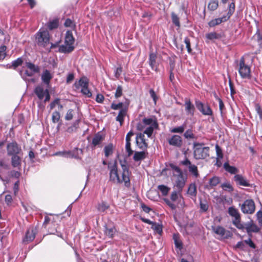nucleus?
Returning a JSON list of instances; mask_svg holds the SVG:
<instances>
[{
  "label": "nucleus",
  "mask_w": 262,
  "mask_h": 262,
  "mask_svg": "<svg viewBox=\"0 0 262 262\" xmlns=\"http://www.w3.org/2000/svg\"><path fill=\"white\" fill-rule=\"evenodd\" d=\"M59 101H60L59 98H56L53 101H52L49 105L50 110H53L56 105H57V104L59 103Z\"/></svg>",
  "instance_id": "obj_63"
},
{
  "label": "nucleus",
  "mask_w": 262,
  "mask_h": 262,
  "mask_svg": "<svg viewBox=\"0 0 262 262\" xmlns=\"http://www.w3.org/2000/svg\"><path fill=\"white\" fill-rule=\"evenodd\" d=\"M110 208V205L104 201H101L97 205L96 208L98 212L100 213L104 212Z\"/></svg>",
  "instance_id": "obj_27"
},
{
  "label": "nucleus",
  "mask_w": 262,
  "mask_h": 262,
  "mask_svg": "<svg viewBox=\"0 0 262 262\" xmlns=\"http://www.w3.org/2000/svg\"><path fill=\"white\" fill-rule=\"evenodd\" d=\"M244 242L245 244L249 245V246L252 249H255L256 248L255 245L253 243L250 238H248V239L244 240Z\"/></svg>",
  "instance_id": "obj_61"
},
{
  "label": "nucleus",
  "mask_w": 262,
  "mask_h": 262,
  "mask_svg": "<svg viewBox=\"0 0 262 262\" xmlns=\"http://www.w3.org/2000/svg\"><path fill=\"white\" fill-rule=\"evenodd\" d=\"M158 189L161 192L162 195H166L168 194L170 188L165 185H161L158 186Z\"/></svg>",
  "instance_id": "obj_46"
},
{
  "label": "nucleus",
  "mask_w": 262,
  "mask_h": 262,
  "mask_svg": "<svg viewBox=\"0 0 262 262\" xmlns=\"http://www.w3.org/2000/svg\"><path fill=\"white\" fill-rule=\"evenodd\" d=\"M7 149L9 156L17 155L21 152V147L15 142L8 144Z\"/></svg>",
  "instance_id": "obj_14"
},
{
  "label": "nucleus",
  "mask_w": 262,
  "mask_h": 262,
  "mask_svg": "<svg viewBox=\"0 0 262 262\" xmlns=\"http://www.w3.org/2000/svg\"><path fill=\"white\" fill-rule=\"evenodd\" d=\"M36 44L43 48L50 44V35L46 28H41L35 35Z\"/></svg>",
  "instance_id": "obj_3"
},
{
  "label": "nucleus",
  "mask_w": 262,
  "mask_h": 262,
  "mask_svg": "<svg viewBox=\"0 0 262 262\" xmlns=\"http://www.w3.org/2000/svg\"><path fill=\"white\" fill-rule=\"evenodd\" d=\"M125 150L128 157H130L134 152L131 148L130 141H128V140H126Z\"/></svg>",
  "instance_id": "obj_47"
},
{
  "label": "nucleus",
  "mask_w": 262,
  "mask_h": 262,
  "mask_svg": "<svg viewBox=\"0 0 262 262\" xmlns=\"http://www.w3.org/2000/svg\"><path fill=\"white\" fill-rule=\"evenodd\" d=\"M146 158V153L144 151H135L133 159L135 162H140Z\"/></svg>",
  "instance_id": "obj_30"
},
{
  "label": "nucleus",
  "mask_w": 262,
  "mask_h": 262,
  "mask_svg": "<svg viewBox=\"0 0 262 262\" xmlns=\"http://www.w3.org/2000/svg\"><path fill=\"white\" fill-rule=\"evenodd\" d=\"M184 42L186 44V48L187 49V52L189 53H191V52H192V49H191V46H190V39H189L188 37H186L185 38V39H184Z\"/></svg>",
  "instance_id": "obj_57"
},
{
  "label": "nucleus",
  "mask_w": 262,
  "mask_h": 262,
  "mask_svg": "<svg viewBox=\"0 0 262 262\" xmlns=\"http://www.w3.org/2000/svg\"><path fill=\"white\" fill-rule=\"evenodd\" d=\"M75 38L71 31H67L66 33L64 45L59 47L58 51L60 53H70L74 49V43Z\"/></svg>",
  "instance_id": "obj_4"
},
{
  "label": "nucleus",
  "mask_w": 262,
  "mask_h": 262,
  "mask_svg": "<svg viewBox=\"0 0 262 262\" xmlns=\"http://www.w3.org/2000/svg\"><path fill=\"white\" fill-rule=\"evenodd\" d=\"M36 232L37 230L36 228H29L26 233L25 237L23 239V242L24 243H29L32 241L35 237Z\"/></svg>",
  "instance_id": "obj_18"
},
{
  "label": "nucleus",
  "mask_w": 262,
  "mask_h": 262,
  "mask_svg": "<svg viewBox=\"0 0 262 262\" xmlns=\"http://www.w3.org/2000/svg\"><path fill=\"white\" fill-rule=\"evenodd\" d=\"M244 226L249 235H251L252 232H258L259 230V228L252 221L246 223Z\"/></svg>",
  "instance_id": "obj_21"
},
{
  "label": "nucleus",
  "mask_w": 262,
  "mask_h": 262,
  "mask_svg": "<svg viewBox=\"0 0 262 262\" xmlns=\"http://www.w3.org/2000/svg\"><path fill=\"white\" fill-rule=\"evenodd\" d=\"M157 54L155 53H150L149 56V64L152 70L156 72H159L158 64L156 62Z\"/></svg>",
  "instance_id": "obj_20"
},
{
  "label": "nucleus",
  "mask_w": 262,
  "mask_h": 262,
  "mask_svg": "<svg viewBox=\"0 0 262 262\" xmlns=\"http://www.w3.org/2000/svg\"><path fill=\"white\" fill-rule=\"evenodd\" d=\"M158 127V122L155 119L152 118H144L137 125V129L143 131V134L147 135L148 138L151 137L154 130Z\"/></svg>",
  "instance_id": "obj_2"
},
{
  "label": "nucleus",
  "mask_w": 262,
  "mask_h": 262,
  "mask_svg": "<svg viewBox=\"0 0 262 262\" xmlns=\"http://www.w3.org/2000/svg\"><path fill=\"white\" fill-rule=\"evenodd\" d=\"M89 85H85L81 89V93L88 98H91L92 96V93L88 88Z\"/></svg>",
  "instance_id": "obj_41"
},
{
  "label": "nucleus",
  "mask_w": 262,
  "mask_h": 262,
  "mask_svg": "<svg viewBox=\"0 0 262 262\" xmlns=\"http://www.w3.org/2000/svg\"><path fill=\"white\" fill-rule=\"evenodd\" d=\"M185 111L188 115L193 116L194 114L195 107L194 105L188 100L185 101L184 104Z\"/></svg>",
  "instance_id": "obj_24"
},
{
  "label": "nucleus",
  "mask_w": 262,
  "mask_h": 262,
  "mask_svg": "<svg viewBox=\"0 0 262 262\" xmlns=\"http://www.w3.org/2000/svg\"><path fill=\"white\" fill-rule=\"evenodd\" d=\"M173 239L174 241L175 246L177 248L181 250L182 249V243L179 238L178 234H174L173 235Z\"/></svg>",
  "instance_id": "obj_36"
},
{
  "label": "nucleus",
  "mask_w": 262,
  "mask_h": 262,
  "mask_svg": "<svg viewBox=\"0 0 262 262\" xmlns=\"http://www.w3.org/2000/svg\"><path fill=\"white\" fill-rule=\"evenodd\" d=\"M104 155L106 157H108L113 154V145L112 143L105 146L104 148Z\"/></svg>",
  "instance_id": "obj_39"
},
{
  "label": "nucleus",
  "mask_w": 262,
  "mask_h": 262,
  "mask_svg": "<svg viewBox=\"0 0 262 262\" xmlns=\"http://www.w3.org/2000/svg\"><path fill=\"white\" fill-rule=\"evenodd\" d=\"M188 193L191 196H195L196 194V186L194 184H191L188 189Z\"/></svg>",
  "instance_id": "obj_43"
},
{
  "label": "nucleus",
  "mask_w": 262,
  "mask_h": 262,
  "mask_svg": "<svg viewBox=\"0 0 262 262\" xmlns=\"http://www.w3.org/2000/svg\"><path fill=\"white\" fill-rule=\"evenodd\" d=\"M69 158H73L75 159L80 158V156L82 155V150L80 148H75L72 151H70Z\"/></svg>",
  "instance_id": "obj_28"
},
{
  "label": "nucleus",
  "mask_w": 262,
  "mask_h": 262,
  "mask_svg": "<svg viewBox=\"0 0 262 262\" xmlns=\"http://www.w3.org/2000/svg\"><path fill=\"white\" fill-rule=\"evenodd\" d=\"M122 87L121 85H118L116 89L115 94V97L116 98H118L122 95Z\"/></svg>",
  "instance_id": "obj_54"
},
{
  "label": "nucleus",
  "mask_w": 262,
  "mask_h": 262,
  "mask_svg": "<svg viewBox=\"0 0 262 262\" xmlns=\"http://www.w3.org/2000/svg\"><path fill=\"white\" fill-rule=\"evenodd\" d=\"M234 180L237 184L243 186H250V184L248 181L242 175L236 174L234 177Z\"/></svg>",
  "instance_id": "obj_23"
},
{
  "label": "nucleus",
  "mask_w": 262,
  "mask_h": 262,
  "mask_svg": "<svg viewBox=\"0 0 262 262\" xmlns=\"http://www.w3.org/2000/svg\"><path fill=\"white\" fill-rule=\"evenodd\" d=\"M89 80L86 77H81L78 81H76L74 83V85L76 89H81L82 87H84L85 85H89Z\"/></svg>",
  "instance_id": "obj_25"
},
{
  "label": "nucleus",
  "mask_w": 262,
  "mask_h": 262,
  "mask_svg": "<svg viewBox=\"0 0 262 262\" xmlns=\"http://www.w3.org/2000/svg\"><path fill=\"white\" fill-rule=\"evenodd\" d=\"M123 105V104L122 102H119L117 104L115 103H112L111 104V107L113 110H117L120 108V109L123 108H122Z\"/></svg>",
  "instance_id": "obj_56"
},
{
  "label": "nucleus",
  "mask_w": 262,
  "mask_h": 262,
  "mask_svg": "<svg viewBox=\"0 0 262 262\" xmlns=\"http://www.w3.org/2000/svg\"><path fill=\"white\" fill-rule=\"evenodd\" d=\"M235 69L238 71L242 78L251 79V67L246 64L244 57L240 58Z\"/></svg>",
  "instance_id": "obj_5"
},
{
  "label": "nucleus",
  "mask_w": 262,
  "mask_h": 262,
  "mask_svg": "<svg viewBox=\"0 0 262 262\" xmlns=\"http://www.w3.org/2000/svg\"><path fill=\"white\" fill-rule=\"evenodd\" d=\"M34 93L40 100H42L45 97L46 90H44L42 86L38 85L35 88Z\"/></svg>",
  "instance_id": "obj_26"
},
{
  "label": "nucleus",
  "mask_w": 262,
  "mask_h": 262,
  "mask_svg": "<svg viewBox=\"0 0 262 262\" xmlns=\"http://www.w3.org/2000/svg\"><path fill=\"white\" fill-rule=\"evenodd\" d=\"M136 141L137 145L140 149L143 150L147 149L148 144L145 141V136L144 134H138L136 136Z\"/></svg>",
  "instance_id": "obj_16"
},
{
  "label": "nucleus",
  "mask_w": 262,
  "mask_h": 262,
  "mask_svg": "<svg viewBox=\"0 0 262 262\" xmlns=\"http://www.w3.org/2000/svg\"><path fill=\"white\" fill-rule=\"evenodd\" d=\"M73 117V110L72 109H69L65 116V119L66 120H71L72 119Z\"/></svg>",
  "instance_id": "obj_59"
},
{
  "label": "nucleus",
  "mask_w": 262,
  "mask_h": 262,
  "mask_svg": "<svg viewBox=\"0 0 262 262\" xmlns=\"http://www.w3.org/2000/svg\"><path fill=\"white\" fill-rule=\"evenodd\" d=\"M23 62V60L21 57L18 58L12 62V67H13V69H16L18 66L21 65Z\"/></svg>",
  "instance_id": "obj_50"
},
{
  "label": "nucleus",
  "mask_w": 262,
  "mask_h": 262,
  "mask_svg": "<svg viewBox=\"0 0 262 262\" xmlns=\"http://www.w3.org/2000/svg\"><path fill=\"white\" fill-rule=\"evenodd\" d=\"M64 25L66 27H74L75 24L73 21L69 18H67L64 23Z\"/></svg>",
  "instance_id": "obj_60"
},
{
  "label": "nucleus",
  "mask_w": 262,
  "mask_h": 262,
  "mask_svg": "<svg viewBox=\"0 0 262 262\" xmlns=\"http://www.w3.org/2000/svg\"><path fill=\"white\" fill-rule=\"evenodd\" d=\"M21 158L17 155H13L11 158V164L13 167H17L21 165Z\"/></svg>",
  "instance_id": "obj_34"
},
{
  "label": "nucleus",
  "mask_w": 262,
  "mask_h": 262,
  "mask_svg": "<svg viewBox=\"0 0 262 262\" xmlns=\"http://www.w3.org/2000/svg\"><path fill=\"white\" fill-rule=\"evenodd\" d=\"M185 128V125H183L178 127H174L170 130L171 133H182L184 132Z\"/></svg>",
  "instance_id": "obj_45"
},
{
  "label": "nucleus",
  "mask_w": 262,
  "mask_h": 262,
  "mask_svg": "<svg viewBox=\"0 0 262 262\" xmlns=\"http://www.w3.org/2000/svg\"><path fill=\"white\" fill-rule=\"evenodd\" d=\"M167 140L170 145H171L177 148H180L182 146V138L181 136L179 135H172L170 137H169Z\"/></svg>",
  "instance_id": "obj_15"
},
{
  "label": "nucleus",
  "mask_w": 262,
  "mask_h": 262,
  "mask_svg": "<svg viewBox=\"0 0 262 262\" xmlns=\"http://www.w3.org/2000/svg\"><path fill=\"white\" fill-rule=\"evenodd\" d=\"M89 85H85L81 89V93L88 98H91L92 96V93L88 88Z\"/></svg>",
  "instance_id": "obj_42"
},
{
  "label": "nucleus",
  "mask_w": 262,
  "mask_h": 262,
  "mask_svg": "<svg viewBox=\"0 0 262 262\" xmlns=\"http://www.w3.org/2000/svg\"><path fill=\"white\" fill-rule=\"evenodd\" d=\"M59 25V21L57 19H55L49 21L46 26L47 28L50 30H54L58 28Z\"/></svg>",
  "instance_id": "obj_35"
},
{
  "label": "nucleus",
  "mask_w": 262,
  "mask_h": 262,
  "mask_svg": "<svg viewBox=\"0 0 262 262\" xmlns=\"http://www.w3.org/2000/svg\"><path fill=\"white\" fill-rule=\"evenodd\" d=\"M169 167L173 170V173L178 174L182 172L179 167L173 164H170Z\"/></svg>",
  "instance_id": "obj_55"
},
{
  "label": "nucleus",
  "mask_w": 262,
  "mask_h": 262,
  "mask_svg": "<svg viewBox=\"0 0 262 262\" xmlns=\"http://www.w3.org/2000/svg\"><path fill=\"white\" fill-rule=\"evenodd\" d=\"M215 150L216 153L217 159H221L223 158V154L221 148L216 144L215 145Z\"/></svg>",
  "instance_id": "obj_52"
},
{
  "label": "nucleus",
  "mask_w": 262,
  "mask_h": 262,
  "mask_svg": "<svg viewBox=\"0 0 262 262\" xmlns=\"http://www.w3.org/2000/svg\"><path fill=\"white\" fill-rule=\"evenodd\" d=\"M152 228L155 232L160 235L162 233V227L159 224H154L152 226Z\"/></svg>",
  "instance_id": "obj_51"
},
{
  "label": "nucleus",
  "mask_w": 262,
  "mask_h": 262,
  "mask_svg": "<svg viewBox=\"0 0 262 262\" xmlns=\"http://www.w3.org/2000/svg\"><path fill=\"white\" fill-rule=\"evenodd\" d=\"M194 158L195 159H204L209 156V147L205 146L204 143H194Z\"/></svg>",
  "instance_id": "obj_6"
},
{
  "label": "nucleus",
  "mask_w": 262,
  "mask_h": 262,
  "mask_svg": "<svg viewBox=\"0 0 262 262\" xmlns=\"http://www.w3.org/2000/svg\"><path fill=\"white\" fill-rule=\"evenodd\" d=\"M184 136L186 139H194L195 138V136L193 133V131L191 129H189L187 130L185 132V133L184 134Z\"/></svg>",
  "instance_id": "obj_49"
},
{
  "label": "nucleus",
  "mask_w": 262,
  "mask_h": 262,
  "mask_svg": "<svg viewBox=\"0 0 262 262\" xmlns=\"http://www.w3.org/2000/svg\"><path fill=\"white\" fill-rule=\"evenodd\" d=\"M183 165L188 167L189 172L193 174L195 178H197L199 174L198 171V167L194 164H192L191 162L188 159H186L182 162Z\"/></svg>",
  "instance_id": "obj_17"
},
{
  "label": "nucleus",
  "mask_w": 262,
  "mask_h": 262,
  "mask_svg": "<svg viewBox=\"0 0 262 262\" xmlns=\"http://www.w3.org/2000/svg\"><path fill=\"white\" fill-rule=\"evenodd\" d=\"M200 211L201 212H206L209 208V205L207 201L206 200H200Z\"/></svg>",
  "instance_id": "obj_38"
},
{
  "label": "nucleus",
  "mask_w": 262,
  "mask_h": 262,
  "mask_svg": "<svg viewBox=\"0 0 262 262\" xmlns=\"http://www.w3.org/2000/svg\"><path fill=\"white\" fill-rule=\"evenodd\" d=\"M60 115L59 112L54 111L52 115V121L54 123L58 122L60 120Z\"/></svg>",
  "instance_id": "obj_44"
},
{
  "label": "nucleus",
  "mask_w": 262,
  "mask_h": 262,
  "mask_svg": "<svg viewBox=\"0 0 262 262\" xmlns=\"http://www.w3.org/2000/svg\"><path fill=\"white\" fill-rule=\"evenodd\" d=\"M235 6L234 2L231 3L229 5L228 12L227 15L223 16L222 17L214 18L211 20L208 23V26L210 27H213L223 22L227 21L234 13L235 11Z\"/></svg>",
  "instance_id": "obj_7"
},
{
  "label": "nucleus",
  "mask_w": 262,
  "mask_h": 262,
  "mask_svg": "<svg viewBox=\"0 0 262 262\" xmlns=\"http://www.w3.org/2000/svg\"><path fill=\"white\" fill-rule=\"evenodd\" d=\"M222 37L221 34L215 32H211L206 34V39L209 40H213L214 39H219Z\"/></svg>",
  "instance_id": "obj_32"
},
{
  "label": "nucleus",
  "mask_w": 262,
  "mask_h": 262,
  "mask_svg": "<svg viewBox=\"0 0 262 262\" xmlns=\"http://www.w3.org/2000/svg\"><path fill=\"white\" fill-rule=\"evenodd\" d=\"M221 187L225 191H228L230 192L233 190L232 186L229 183H224L222 184Z\"/></svg>",
  "instance_id": "obj_53"
},
{
  "label": "nucleus",
  "mask_w": 262,
  "mask_h": 262,
  "mask_svg": "<svg viewBox=\"0 0 262 262\" xmlns=\"http://www.w3.org/2000/svg\"><path fill=\"white\" fill-rule=\"evenodd\" d=\"M219 7L218 0H210L208 5V9L210 11L215 10Z\"/></svg>",
  "instance_id": "obj_37"
},
{
  "label": "nucleus",
  "mask_w": 262,
  "mask_h": 262,
  "mask_svg": "<svg viewBox=\"0 0 262 262\" xmlns=\"http://www.w3.org/2000/svg\"><path fill=\"white\" fill-rule=\"evenodd\" d=\"M171 20L172 23L177 27L179 28L180 27V23L179 17L174 12L171 13Z\"/></svg>",
  "instance_id": "obj_40"
},
{
  "label": "nucleus",
  "mask_w": 262,
  "mask_h": 262,
  "mask_svg": "<svg viewBox=\"0 0 262 262\" xmlns=\"http://www.w3.org/2000/svg\"><path fill=\"white\" fill-rule=\"evenodd\" d=\"M257 220L259 225L262 226V211H258L256 213Z\"/></svg>",
  "instance_id": "obj_64"
},
{
  "label": "nucleus",
  "mask_w": 262,
  "mask_h": 262,
  "mask_svg": "<svg viewBox=\"0 0 262 262\" xmlns=\"http://www.w3.org/2000/svg\"><path fill=\"white\" fill-rule=\"evenodd\" d=\"M255 209V203L252 200H246L241 205V210L245 214H252Z\"/></svg>",
  "instance_id": "obj_12"
},
{
  "label": "nucleus",
  "mask_w": 262,
  "mask_h": 262,
  "mask_svg": "<svg viewBox=\"0 0 262 262\" xmlns=\"http://www.w3.org/2000/svg\"><path fill=\"white\" fill-rule=\"evenodd\" d=\"M212 231L216 234L219 235L221 238H228L231 236V233L229 231L226 230L224 227L221 226H212Z\"/></svg>",
  "instance_id": "obj_13"
},
{
  "label": "nucleus",
  "mask_w": 262,
  "mask_h": 262,
  "mask_svg": "<svg viewBox=\"0 0 262 262\" xmlns=\"http://www.w3.org/2000/svg\"><path fill=\"white\" fill-rule=\"evenodd\" d=\"M104 139V136L100 132L97 133L93 137L91 143L92 148H95L96 146L100 147V145Z\"/></svg>",
  "instance_id": "obj_19"
},
{
  "label": "nucleus",
  "mask_w": 262,
  "mask_h": 262,
  "mask_svg": "<svg viewBox=\"0 0 262 262\" xmlns=\"http://www.w3.org/2000/svg\"><path fill=\"white\" fill-rule=\"evenodd\" d=\"M219 109H220V113H221V115L223 116V114H224V112L225 110V105H224V102L222 101V100H220V101L219 102Z\"/></svg>",
  "instance_id": "obj_62"
},
{
  "label": "nucleus",
  "mask_w": 262,
  "mask_h": 262,
  "mask_svg": "<svg viewBox=\"0 0 262 262\" xmlns=\"http://www.w3.org/2000/svg\"><path fill=\"white\" fill-rule=\"evenodd\" d=\"M225 170L231 174H236L238 172V169L232 166H230L228 162H225L223 165Z\"/></svg>",
  "instance_id": "obj_29"
},
{
  "label": "nucleus",
  "mask_w": 262,
  "mask_h": 262,
  "mask_svg": "<svg viewBox=\"0 0 262 262\" xmlns=\"http://www.w3.org/2000/svg\"><path fill=\"white\" fill-rule=\"evenodd\" d=\"M126 108L121 109L119 112L118 116L116 118V121L120 122V125H122L123 123L124 118L126 116Z\"/></svg>",
  "instance_id": "obj_33"
},
{
  "label": "nucleus",
  "mask_w": 262,
  "mask_h": 262,
  "mask_svg": "<svg viewBox=\"0 0 262 262\" xmlns=\"http://www.w3.org/2000/svg\"><path fill=\"white\" fill-rule=\"evenodd\" d=\"M195 104L197 109L203 115L206 116H212L213 115L212 110L208 104H205L199 100H196Z\"/></svg>",
  "instance_id": "obj_11"
},
{
  "label": "nucleus",
  "mask_w": 262,
  "mask_h": 262,
  "mask_svg": "<svg viewBox=\"0 0 262 262\" xmlns=\"http://www.w3.org/2000/svg\"><path fill=\"white\" fill-rule=\"evenodd\" d=\"M105 234L110 238H113L116 232V229L114 226H105Z\"/></svg>",
  "instance_id": "obj_31"
},
{
  "label": "nucleus",
  "mask_w": 262,
  "mask_h": 262,
  "mask_svg": "<svg viewBox=\"0 0 262 262\" xmlns=\"http://www.w3.org/2000/svg\"><path fill=\"white\" fill-rule=\"evenodd\" d=\"M163 201L172 210H174L176 208V205L172 203L169 199L167 198L163 199Z\"/></svg>",
  "instance_id": "obj_58"
},
{
  "label": "nucleus",
  "mask_w": 262,
  "mask_h": 262,
  "mask_svg": "<svg viewBox=\"0 0 262 262\" xmlns=\"http://www.w3.org/2000/svg\"><path fill=\"white\" fill-rule=\"evenodd\" d=\"M173 176L176 178L174 186L177 187L178 190L181 191L185 185L187 176L183 172L178 174L173 173Z\"/></svg>",
  "instance_id": "obj_10"
},
{
  "label": "nucleus",
  "mask_w": 262,
  "mask_h": 262,
  "mask_svg": "<svg viewBox=\"0 0 262 262\" xmlns=\"http://www.w3.org/2000/svg\"><path fill=\"white\" fill-rule=\"evenodd\" d=\"M121 167L122 169V179H120L118 173V168L116 163L110 167V180L114 183H121L124 182V185L126 187H129L130 186L129 176L130 172L127 166L125 164H121Z\"/></svg>",
  "instance_id": "obj_1"
},
{
  "label": "nucleus",
  "mask_w": 262,
  "mask_h": 262,
  "mask_svg": "<svg viewBox=\"0 0 262 262\" xmlns=\"http://www.w3.org/2000/svg\"><path fill=\"white\" fill-rule=\"evenodd\" d=\"M220 183V179L217 177H213L209 180V183L212 187L216 186Z\"/></svg>",
  "instance_id": "obj_48"
},
{
  "label": "nucleus",
  "mask_w": 262,
  "mask_h": 262,
  "mask_svg": "<svg viewBox=\"0 0 262 262\" xmlns=\"http://www.w3.org/2000/svg\"><path fill=\"white\" fill-rule=\"evenodd\" d=\"M52 78L53 76L48 70H44L41 75V79L42 82L48 86L50 84Z\"/></svg>",
  "instance_id": "obj_22"
},
{
  "label": "nucleus",
  "mask_w": 262,
  "mask_h": 262,
  "mask_svg": "<svg viewBox=\"0 0 262 262\" xmlns=\"http://www.w3.org/2000/svg\"><path fill=\"white\" fill-rule=\"evenodd\" d=\"M228 212L230 216L234 217L232 220L233 224L238 229L243 230L244 226L241 222V215L238 210L234 207L232 206L229 207Z\"/></svg>",
  "instance_id": "obj_9"
},
{
  "label": "nucleus",
  "mask_w": 262,
  "mask_h": 262,
  "mask_svg": "<svg viewBox=\"0 0 262 262\" xmlns=\"http://www.w3.org/2000/svg\"><path fill=\"white\" fill-rule=\"evenodd\" d=\"M26 67L28 70H26L25 72L21 70L19 72L21 77L26 81H28V77H32L35 74L40 72V68L32 62H26Z\"/></svg>",
  "instance_id": "obj_8"
}]
</instances>
